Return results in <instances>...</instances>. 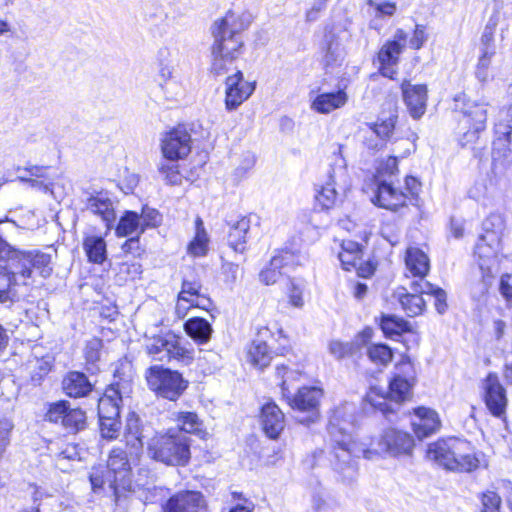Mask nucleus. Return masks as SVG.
I'll return each mask as SVG.
<instances>
[{"instance_id": "obj_54", "label": "nucleus", "mask_w": 512, "mask_h": 512, "mask_svg": "<svg viewBox=\"0 0 512 512\" xmlns=\"http://www.w3.org/2000/svg\"><path fill=\"white\" fill-rule=\"evenodd\" d=\"M283 275H286L281 267H274L273 265V257L271 258L269 264L260 272L259 278L262 283L265 285H273L275 284Z\"/></svg>"}, {"instance_id": "obj_26", "label": "nucleus", "mask_w": 512, "mask_h": 512, "mask_svg": "<svg viewBox=\"0 0 512 512\" xmlns=\"http://www.w3.org/2000/svg\"><path fill=\"white\" fill-rule=\"evenodd\" d=\"M260 419L263 431L271 439H276L285 427V416L273 402L263 405Z\"/></svg>"}, {"instance_id": "obj_55", "label": "nucleus", "mask_w": 512, "mask_h": 512, "mask_svg": "<svg viewBox=\"0 0 512 512\" xmlns=\"http://www.w3.org/2000/svg\"><path fill=\"white\" fill-rule=\"evenodd\" d=\"M100 430L104 438L114 439L118 436L120 430L119 418L99 419Z\"/></svg>"}, {"instance_id": "obj_64", "label": "nucleus", "mask_w": 512, "mask_h": 512, "mask_svg": "<svg viewBox=\"0 0 512 512\" xmlns=\"http://www.w3.org/2000/svg\"><path fill=\"white\" fill-rule=\"evenodd\" d=\"M499 290L507 306L512 308V274H505L501 277Z\"/></svg>"}, {"instance_id": "obj_60", "label": "nucleus", "mask_w": 512, "mask_h": 512, "mask_svg": "<svg viewBox=\"0 0 512 512\" xmlns=\"http://www.w3.org/2000/svg\"><path fill=\"white\" fill-rule=\"evenodd\" d=\"M483 508L481 512H500L501 498L493 491H487L482 497Z\"/></svg>"}, {"instance_id": "obj_11", "label": "nucleus", "mask_w": 512, "mask_h": 512, "mask_svg": "<svg viewBox=\"0 0 512 512\" xmlns=\"http://www.w3.org/2000/svg\"><path fill=\"white\" fill-rule=\"evenodd\" d=\"M368 444L375 451V457L382 453L397 456L409 454L414 447V440L406 432L389 428L382 432L376 442L371 441Z\"/></svg>"}, {"instance_id": "obj_7", "label": "nucleus", "mask_w": 512, "mask_h": 512, "mask_svg": "<svg viewBox=\"0 0 512 512\" xmlns=\"http://www.w3.org/2000/svg\"><path fill=\"white\" fill-rule=\"evenodd\" d=\"M145 378L148 387L157 396L176 401L186 390L188 381L178 371L160 365L151 366L146 370Z\"/></svg>"}, {"instance_id": "obj_40", "label": "nucleus", "mask_w": 512, "mask_h": 512, "mask_svg": "<svg viewBox=\"0 0 512 512\" xmlns=\"http://www.w3.org/2000/svg\"><path fill=\"white\" fill-rule=\"evenodd\" d=\"M500 247V242L494 244L489 240H484L483 236H479L474 253L479 259L481 269H489L490 264L496 260Z\"/></svg>"}, {"instance_id": "obj_63", "label": "nucleus", "mask_w": 512, "mask_h": 512, "mask_svg": "<svg viewBox=\"0 0 512 512\" xmlns=\"http://www.w3.org/2000/svg\"><path fill=\"white\" fill-rule=\"evenodd\" d=\"M366 400L375 408L379 409L383 413L392 411L389 407L386 397L384 395H378L375 389H372L366 396Z\"/></svg>"}, {"instance_id": "obj_15", "label": "nucleus", "mask_w": 512, "mask_h": 512, "mask_svg": "<svg viewBox=\"0 0 512 512\" xmlns=\"http://www.w3.org/2000/svg\"><path fill=\"white\" fill-rule=\"evenodd\" d=\"M484 402L490 413L498 418L506 414L508 398L506 390L500 383L496 373H489L483 380Z\"/></svg>"}, {"instance_id": "obj_24", "label": "nucleus", "mask_w": 512, "mask_h": 512, "mask_svg": "<svg viewBox=\"0 0 512 512\" xmlns=\"http://www.w3.org/2000/svg\"><path fill=\"white\" fill-rule=\"evenodd\" d=\"M406 194L393 186L392 182L386 179H379L377 191L372 201L378 206L396 210L405 204Z\"/></svg>"}, {"instance_id": "obj_61", "label": "nucleus", "mask_w": 512, "mask_h": 512, "mask_svg": "<svg viewBox=\"0 0 512 512\" xmlns=\"http://www.w3.org/2000/svg\"><path fill=\"white\" fill-rule=\"evenodd\" d=\"M398 171V159L394 156H389L386 160L380 162L377 172L380 179H385L386 176H393Z\"/></svg>"}, {"instance_id": "obj_34", "label": "nucleus", "mask_w": 512, "mask_h": 512, "mask_svg": "<svg viewBox=\"0 0 512 512\" xmlns=\"http://www.w3.org/2000/svg\"><path fill=\"white\" fill-rule=\"evenodd\" d=\"M251 220L249 217H241L230 227L228 244L236 252H244L248 240Z\"/></svg>"}, {"instance_id": "obj_56", "label": "nucleus", "mask_w": 512, "mask_h": 512, "mask_svg": "<svg viewBox=\"0 0 512 512\" xmlns=\"http://www.w3.org/2000/svg\"><path fill=\"white\" fill-rule=\"evenodd\" d=\"M160 173L164 176L166 182L171 185H180L182 183V175L176 164H161Z\"/></svg>"}, {"instance_id": "obj_58", "label": "nucleus", "mask_w": 512, "mask_h": 512, "mask_svg": "<svg viewBox=\"0 0 512 512\" xmlns=\"http://www.w3.org/2000/svg\"><path fill=\"white\" fill-rule=\"evenodd\" d=\"M396 116L391 115L387 119L382 120L380 123H375L373 127L374 133L381 139H386L391 136L395 128Z\"/></svg>"}, {"instance_id": "obj_16", "label": "nucleus", "mask_w": 512, "mask_h": 512, "mask_svg": "<svg viewBox=\"0 0 512 512\" xmlns=\"http://www.w3.org/2000/svg\"><path fill=\"white\" fill-rule=\"evenodd\" d=\"M130 462L126 452L120 448H114L107 461V481L109 487L116 490L118 487L126 488L130 485Z\"/></svg>"}, {"instance_id": "obj_9", "label": "nucleus", "mask_w": 512, "mask_h": 512, "mask_svg": "<svg viewBox=\"0 0 512 512\" xmlns=\"http://www.w3.org/2000/svg\"><path fill=\"white\" fill-rule=\"evenodd\" d=\"M146 349L154 360L160 362L175 359L190 363L193 360V351L181 346L178 338L172 334L153 338Z\"/></svg>"}, {"instance_id": "obj_5", "label": "nucleus", "mask_w": 512, "mask_h": 512, "mask_svg": "<svg viewBox=\"0 0 512 512\" xmlns=\"http://www.w3.org/2000/svg\"><path fill=\"white\" fill-rule=\"evenodd\" d=\"M1 253L7 256L5 262L10 264L21 285H30L34 274L47 278L52 273L50 254L39 250H19L14 247L6 248Z\"/></svg>"}, {"instance_id": "obj_42", "label": "nucleus", "mask_w": 512, "mask_h": 512, "mask_svg": "<svg viewBox=\"0 0 512 512\" xmlns=\"http://www.w3.org/2000/svg\"><path fill=\"white\" fill-rule=\"evenodd\" d=\"M411 289L415 292H420L421 294L431 295L435 299V308L438 313L443 314L447 309V295L446 292L434 286L428 281H413L411 284Z\"/></svg>"}, {"instance_id": "obj_25", "label": "nucleus", "mask_w": 512, "mask_h": 512, "mask_svg": "<svg viewBox=\"0 0 512 512\" xmlns=\"http://www.w3.org/2000/svg\"><path fill=\"white\" fill-rule=\"evenodd\" d=\"M404 102L415 119L420 118L426 109L427 88L425 85H412L409 82L402 84Z\"/></svg>"}, {"instance_id": "obj_31", "label": "nucleus", "mask_w": 512, "mask_h": 512, "mask_svg": "<svg viewBox=\"0 0 512 512\" xmlns=\"http://www.w3.org/2000/svg\"><path fill=\"white\" fill-rule=\"evenodd\" d=\"M348 100L344 90L322 93L317 95L311 102V109L320 114H329L330 112L343 107Z\"/></svg>"}, {"instance_id": "obj_59", "label": "nucleus", "mask_w": 512, "mask_h": 512, "mask_svg": "<svg viewBox=\"0 0 512 512\" xmlns=\"http://www.w3.org/2000/svg\"><path fill=\"white\" fill-rule=\"evenodd\" d=\"M303 285L296 283L294 280L289 281L288 298L291 305L301 308L304 305Z\"/></svg>"}, {"instance_id": "obj_6", "label": "nucleus", "mask_w": 512, "mask_h": 512, "mask_svg": "<svg viewBox=\"0 0 512 512\" xmlns=\"http://www.w3.org/2000/svg\"><path fill=\"white\" fill-rule=\"evenodd\" d=\"M277 375L281 377V391L283 397L288 399L289 405L301 413L307 412L306 417L297 416L296 419L303 424L313 423L319 416L318 405L322 396L321 389L317 387L300 388L297 394L290 398L288 396L287 381L292 378L294 372L289 371L285 366H277Z\"/></svg>"}, {"instance_id": "obj_46", "label": "nucleus", "mask_w": 512, "mask_h": 512, "mask_svg": "<svg viewBox=\"0 0 512 512\" xmlns=\"http://www.w3.org/2000/svg\"><path fill=\"white\" fill-rule=\"evenodd\" d=\"M143 232L140 217L133 211H126L116 228L117 235L121 237H127L133 234L138 235Z\"/></svg>"}, {"instance_id": "obj_13", "label": "nucleus", "mask_w": 512, "mask_h": 512, "mask_svg": "<svg viewBox=\"0 0 512 512\" xmlns=\"http://www.w3.org/2000/svg\"><path fill=\"white\" fill-rule=\"evenodd\" d=\"M192 139L184 126L167 132L161 140V150L164 158L170 161L183 159L191 152Z\"/></svg>"}, {"instance_id": "obj_8", "label": "nucleus", "mask_w": 512, "mask_h": 512, "mask_svg": "<svg viewBox=\"0 0 512 512\" xmlns=\"http://www.w3.org/2000/svg\"><path fill=\"white\" fill-rule=\"evenodd\" d=\"M350 181L344 164L331 167L316 199L324 209L334 207L341 196L349 190Z\"/></svg>"}, {"instance_id": "obj_57", "label": "nucleus", "mask_w": 512, "mask_h": 512, "mask_svg": "<svg viewBox=\"0 0 512 512\" xmlns=\"http://www.w3.org/2000/svg\"><path fill=\"white\" fill-rule=\"evenodd\" d=\"M160 86L166 98L169 100L177 99L178 97L182 96L184 92L183 86L177 80V78L166 82H161Z\"/></svg>"}, {"instance_id": "obj_62", "label": "nucleus", "mask_w": 512, "mask_h": 512, "mask_svg": "<svg viewBox=\"0 0 512 512\" xmlns=\"http://www.w3.org/2000/svg\"><path fill=\"white\" fill-rule=\"evenodd\" d=\"M142 223V231L148 227H155L160 221L159 213L152 208L145 207L139 216Z\"/></svg>"}, {"instance_id": "obj_33", "label": "nucleus", "mask_w": 512, "mask_h": 512, "mask_svg": "<svg viewBox=\"0 0 512 512\" xmlns=\"http://www.w3.org/2000/svg\"><path fill=\"white\" fill-rule=\"evenodd\" d=\"M322 61L325 67H331L341 63L345 57L344 48L333 32H327L324 36Z\"/></svg>"}, {"instance_id": "obj_52", "label": "nucleus", "mask_w": 512, "mask_h": 512, "mask_svg": "<svg viewBox=\"0 0 512 512\" xmlns=\"http://www.w3.org/2000/svg\"><path fill=\"white\" fill-rule=\"evenodd\" d=\"M367 354L375 364L387 365L392 359L391 349L384 344H374L368 347Z\"/></svg>"}, {"instance_id": "obj_1", "label": "nucleus", "mask_w": 512, "mask_h": 512, "mask_svg": "<svg viewBox=\"0 0 512 512\" xmlns=\"http://www.w3.org/2000/svg\"><path fill=\"white\" fill-rule=\"evenodd\" d=\"M354 407L346 404L334 410L330 420V434L333 437V460L334 470L345 483L353 482L358 475L357 459L361 456L371 460L375 458V451L368 443L357 441L350 435L343 433V427L339 428V435L334 431L342 423H352V412Z\"/></svg>"}, {"instance_id": "obj_50", "label": "nucleus", "mask_w": 512, "mask_h": 512, "mask_svg": "<svg viewBox=\"0 0 512 512\" xmlns=\"http://www.w3.org/2000/svg\"><path fill=\"white\" fill-rule=\"evenodd\" d=\"M85 425V412L79 408H71L69 406L62 426L69 432H77L84 429Z\"/></svg>"}, {"instance_id": "obj_2", "label": "nucleus", "mask_w": 512, "mask_h": 512, "mask_svg": "<svg viewBox=\"0 0 512 512\" xmlns=\"http://www.w3.org/2000/svg\"><path fill=\"white\" fill-rule=\"evenodd\" d=\"M250 15L228 11L212 26L214 43L211 71L216 75L227 73L234 60L242 54L244 41L241 33L250 25Z\"/></svg>"}, {"instance_id": "obj_4", "label": "nucleus", "mask_w": 512, "mask_h": 512, "mask_svg": "<svg viewBox=\"0 0 512 512\" xmlns=\"http://www.w3.org/2000/svg\"><path fill=\"white\" fill-rule=\"evenodd\" d=\"M147 450L152 459L170 466H185L191 458L190 438L174 428L152 437Z\"/></svg>"}, {"instance_id": "obj_51", "label": "nucleus", "mask_w": 512, "mask_h": 512, "mask_svg": "<svg viewBox=\"0 0 512 512\" xmlns=\"http://www.w3.org/2000/svg\"><path fill=\"white\" fill-rule=\"evenodd\" d=\"M493 51L483 50L476 65L475 76L481 83H487L491 78V59L493 57Z\"/></svg>"}, {"instance_id": "obj_36", "label": "nucleus", "mask_w": 512, "mask_h": 512, "mask_svg": "<svg viewBox=\"0 0 512 512\" xmlns=\"http://www.w3.org/2000/svg\"><path fill=\"white\" fill-rule=\"evenodd\" d=\"M172 419L177 423L178 432L191 433L204 437L206 434L203 429V423L198 415L190 411L175 412Z\"/></svg>"}, {"instance_id": "obj_28", "label": "nucleus", "mask_w": 512, "mask_h": 512, "mask_svg": "<svg viewBox=\"0 0 512 512\" xmlns=\"http://www.w3.org/2000/svg\"><path fill=\"white\" fill-rule=\"evenodd\" d=\"M406 276L418 278L417 281H425L424 277L430 269L428 256L419 248L409 247L405 256Z\"/></svg>"}, {"instance_id": "obj_20", "label": "nucleus", "mask_w": 512, "mask_h": 512, "mask_svg": "<svg viewBox=\"0 0 512 512\" xmlns=\"http://www.w3.org/2000/svg\"><path fill=\"white\" fill-rule=\"evenodd\" d=\"M458 441L459 439L457 438H447L429 444L427 458L438 466L451 471L452 464H455L453 461L454 454H457V451H459L457 447Z\"/></svg>"}, {"instance_id": "obj_29", "label": "nucleus", "mask_w": 512, "mask_h": 512, "mask_svg": "<svg viewBox=\"0 0 512 512\" xmlns=\"http://www.w3.org/2000/svg\"><path fill=\"white\" fill-rule=\"evenodd\" d=\"M393 298L398 301L402 310L409 317L422 314L426 306L425 300L422 298L420 292H415L413 289L412 292H408L405 287L397 288L393 293Z\"/></svg>"}, {"instance_id": "obj_35", "label": "nucleus", "mask_w": 512, "mask_h": 512, "mask_svg": "<svg viewBox=\"0 0 512 512\" xmlns=\"http://www.w3.org/2000/svg\"><path fill=\"white\" fill-rule=\"evenodd\" d=\"M92 383L86 375L81 372H70L63 379V389L65 393L74 398L86 396L92 390Z\"/></svg>"}, {"instance_id": "obj_39", "label": "nucleus", "mask_w": 512, "mask_h": 512, "mask_svg": "<svg viewBox=\"0 0 512 512\" xmlns=\"http://www.w3.org/2000/svg\"><path fill=\"white\" fill-rule=\"evenodd\" d=\"M124 438L126 445L129 446L136 455L142 451L143 448V435L140 427V420L135 414L129 415L126 421Z\"/></svg>"}, {"instance_id": "obj_32", "label": "nucleus", "mask_w": 512, "mask_h": 512, "mask_svg": "<svg viewBox=\"0 0 512 512\" xmlns=\"http://www.w3.org/2000/svg\"><path fill=\"white\" fill-rule=\"evenodd\" d=\"M20 281L7 262H0V303L13 302L18 298Z\"/></svg>"}, {"instance_id": "obj_45", "label": "nucleus", "mask_w": 512, "mask_h": 512, "mask_svg": "<svg viewBox=\"0 0 512 512\" xmlns=\"http://www.w3.org/2000/svg\"><path fill=\"white\" fill-rule=\"evenodd\" d=\"M304 260V256L300 253L283 249L273 256V265L274 267H281L283 272L287 275L294 270L295 267L302 265Z\"/></svg>"}, {"instance_id": "obj_53", "label": "nucleus", "mask_w": 512, "mask_h": 512, "mask_svg": "<svg viewBox=\"0 0 512 512\" xmlns=\"http://www.w3.org/2000/svg\"><path fill=\"white\" fill-rule=\"evenodd\" d=\"M69 406V403L66 401L51 403L45 415L46 420L51 423L62 425Z\"/></svg>"}, {"instance_id": "obj_21", "label": "nucleus", "mask_w": 512, "mask_h": 512, "mask_svg": "<svg viewBox=\"0 0 512 512\" xmlns=\"http://www.w3.org/2000/svg\"><path fill=\"white\" fill-rule=\"evenodd\" d=\"M414 433L419 439L436 433L441 426L438 413L430 408L418 407L414 410L412 421Z\"/></svg>"}, {"instance_id": "obj_17", "label": "nucleus", "mask_w": 512, "mask_h": 512, "mask_svg": "<svg viewBox=\"0 0 512 512\" xmlns=\"http://www.w3.org/2000/svg\"><path fill=\"white\" fill-rule=\"evenodd\" d=\"M407 43V34L398 29L393 37V40L388 41L380 49L378 53V60L380 63V71L383 76L393 78L395 74V66L398 63L399 56L402 53Z\"/></svg>"}, {"instance_id": "obj_48", "label": "nucleus", "mask_w": 512, "mask_h": 512, "mask_svg": "<svg viewBox=\"0 0 512 512\" xmlns=\"http://www.w3.org/2000/svg\"><path fill=\"white\" fill-rule=\"evenodd\" d=\"M381 329L386 336L401 335L410 330V323L395 315H384L381 318Z\"/></svg>"}, {"instance_id": "obj_43", "label": "nucleus", "mask_w": 512, "mask_h": 512, "mask_svg": "<svg viewBox=\"0 0 512 512\" xmlns=\"http://www.w3.org/2000/svg\"><path fill=\"white\" fill-rule=\"evenodd\" d=\"M196 233L193 240L189 243L188 254L194 257H202L207 254L209 237L204 228L203 221L200 217L195 220Z\"/></svg>"}, {"instance_id": "obj_41", "label": "nucleus", "mask_w": 512, "mask_h": 512, "mask_svg": "<svg viewBox=\"0 0 512 512\" xmlns=\"http://www.w3.org/2000/svg\"><path fill=\"white\" fill-rule=\"evenodd\" d=\"M83 249L88 260L95 264H102L107 258L106 242L101 236H87L83 241Z\"/></svg>"}, {"instance_id": "obj_14", "label": "nucleus", "mask_w": 512, "mask_h": 512, "mask_svg": "<svg viewBox=\"0 0 512 512\" xmlns=\"http://www.w3.org/2000/svg\"><path fill=\"white\" fill-rule=\"evenodd\" d=\"M255 83L246 81L243 73L237 70L225 81V108L228 111L236 110L254 92Z\"/></svg>"}, {"instance_id": "obj_27", "label": "nucleus", "mask_w": 512, "mask_h": 512, "mask_svg": "<svg viewBox=\"0 0 512 512\" xmlns=\"http://www.w3.org/2000/svg\"><path fill=\"white\" fill-rule=\"evenodd\" d=\"M122 392L120 384H112L98 400L99 419L119 418Z\"/></svg>"}, {"instance_id": "obj_44", "label": "nucleus", "mask_w": 512, "mask_h": 512, "mask_svg": "<svg viewBox=\"0 0 512 512\" xmlns=\"http://www.w3.org/2000/svg\"><path fill=\"white\" fill-rule=\"evenodd\" d=\"M103 353V341L101 339L92 338L86 342L83 354L89 372L95 373L99 370L98 362H100Z\"/></svg>"}, {"instance_id": "obj_49", "label": "nucleus", "mask_w": 512, "mask_h": 512, "mask_svg": "<svg viewBox=\"0 0 512 512\" xmlns=\"http://www.w3.org/2000/svg\"><path fill=\"white\" fill-rule=\"evenodd\" d=\"M172 57L173 52L167 47H163L158 51V61L160 66L159 76L161 82H166L176 78Z\"/></svg>"}, {"instance_id": "obj_12", "label": "nucleus", "mask_w": 512, "mask_h": 512, "mask_svg": "<svg viewBox=\"0 0 512 512\" xmlns=\"http://www.w3.org/2000/svg\"><path fill=\"white\" fill-rule=\"evenodd\" d=\"M512 126L497 120L495 124L496 139L493 142L492 165L495 172H503L512 165V150L510 137Z\"/></svg>"}, {"instance_id": "obj_30", "label": "nucleus", "mask_w": 512, "mask_h": 512, "mask_svg": "<svg viewBox=\"0 0 512 512\" xmlns=\"http://www.w3.org/2000/svg\"><path fill=\"white\" fill-rule=\"evenodd\" d=\"M86 208L101 218L107 229H110L116 219L114 205L111 199L103 194L91 196L87 200Z\"/></svg>"}, {"instance_id": "obj_23", "label": "nucleus", "mask_w": 512, "mask_h": 512, "mask_svg": "<svg viewBox=\"0 0 512 512\" xmlns=\"http://www.w3.org/2000/svg\"><path fill=\"white\" fill-rule=\"evenodd\" d=\"M54 364V357L49 353H42V348L36 347L32 351L25 364V369L30 375L33 384L38 385L51 371Z\"/></svg>"}, {"instance_id": "obj_18", "label": "nucleus", "mask_w": 512, "mask_h": 512, "mask_svg": "<svg viewBox=\"0 0 512 512\" xmlns=\"http://www.w3.org/2000/svg\"><path fill=\"white\" fill-rule=\"evenodd\" d=\"M163 512H208L204 496L198 491H181L171 496Z\"/></svg>"}, {"instance_id": "obj_3", "label": "nucleus", "mask_w": 512, "mask_h": 512, "mask_svg": "<svg viewBox=\"0 0 512 512\" xmlns=\"http://www.w3.org/2000/svg\"><path fill=\"white\" fill-rule=\"evenodd\" d=\"M488 103L468 100L464 103L458 121L457 141L464 149H470L474 156H479L485 142L481 134L486 128Z\"/></svg>"}, {"instance_id": "obj_37", "label": "nucleus", "mask_w": 512, "mask_h": 512, "mask_svg": "<svg viewBox=\"0 0 512 512\" xmlns=\"http://www.w3.org/2000/svg\"><path fill=\"white\" fill-rule=\"evenodd\" d=\"M482 229L481 236L484 240H489L494 244L496 242L501 243L506 229V220L503 215L492 213L483 221Z\"/></svg>"}, {"instance_id": "obj_38", "label": "nucleus", "mask_w": 512, "mask_h": 512, "mask_svg": "<svg viewBox=\"0 0 512 512\" xmlns=\"http://www.w3.org/2000/svg\"><path fill=\"white\" fill-rule=\"evenodd\" d=\"M184 329L195 342L199 344L207 343L212 335L211 324L204 318L193 317L186 321Z\"/></svg>"}, {"instance_id": "obj_19", "label": "nucleus", "mask_w": 512, "mask_h": 512, "mask_svg": "<svg viewBox=\"0 0 512 512\" xmlns=\"http://www.w3.org/2000/svg\"><path fill=\"white\" fill-rule=\"evenodd\" d=\"M457 447L459 451L454 454L453 461L455 464H452L451 471L470 473L486 465L484 455L471 448L467 441L459 439Z\"/></svg>"}, {"instance_id": "obj_10", "label": "nucleus", "mask_w": 512, "mask_h": 512, "mask_svg": "<svg viewBox=\"0 0 512 512\" xmlns=\"http://www.w3.org/2000/svg\"><path fill=\"white\" fill-rule=\"evenodd\" d=\"M415 382L414 364L408 357H402L395 365L393 377L389 383V398L396 403L405 401L410 397Z\"/></svg>"}, {"instance_id": "obj_47", "label": "nucleus", "mask_w": 512, "mask_h": 512, "mask_svg": "<svg viewBox=\"0 0 512 512\" xmlns=\"http://www.w3.org/2000/svg\"><path fill=\"white\" fill-rule=\"evenodd\" d=\"M248 359L256 367L264 368L269 365L271 354L263 341H253L248 350Z\"/></svg>"}, {"instance_id": "obj_22", "label": "nucleus", "mask_w": 512, "mask_h": 512, "mask_svg": "<svg viewBox=\"0 0 512 512\" xmlns=\"http://www.w3.org/2000/svg\"><path fill=\"white\" fill-rule=\"evenodd\" d=\"M200 289L201 285L198 282L183 281L176 305V311L179 315H185L190 307L206 308L209 299L200 293Z\"/></svg>"}]
</instances>
